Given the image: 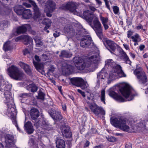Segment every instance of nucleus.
I'll use <instances>...</instances> for the list:
<instances>
[{
  "instance_id": "nucleus-1",
  "label": "nucleus",
  "mask_w": 148,
  "mask_h": 148,
  "mask_svg": "<svg viewBox=\"0 0 148 148\" xmlns=\"http://www.w3.org/2000/svg\"><path fill=\"white\" fill-rule=\"evenodd\" d=\"M99 52L97 50L92 53V55L88 59L85 63L84 60L79 57H75L73 59V61L77 69L80 70H83L85 67H89L92 71H94L96 66V64L100 60Z\"/></svg>"
},
{
  "instance_id": "nucleus-2",
  "label": "nucleus",
  "mask_w": 148,
  "mask_h": 148,
  "mask_svg": "<svg viewBox=\"0 0 148 148\" xmlns=\"http://www.w3.org/2000/svg\"><path fill=\"white\" fill-rule=\"evenodd\" d=\"M83 15L84 18L94 30L98 36L101 38L103 36L101 25L98 18L96 17L94 19L92 24V21L95 18L93 14L91 13L89 10H87L84 12Z\"/></svg>"
},
{
  "instance_id": "nucleus-3",
  "label": "nucleus",
  "mask_w": 148,
  "mask_h": 148,
  "mask_svg": "<svg viewBox=\"0 0 148 148\" xmlns=\"http://www.w3.org/2000/svg\"><path fill=\"white\" fill-rule=\"evenodd\" d=\"M7 74L12 79L17 80H21L23 78L24 74L16 66L12 65L7 69Z\"/></svg>"
},
{
  "instance_id": "nucleus-4",
  "label": "nucleus",
  "mask_w": 148,
  "mask_h": 148,
  "mask_svg": "<svg viewBox=\"0 0 148 148\" xmlns=\"http://www.w3.org/2000/svg\"><path fill=\"white\" fill-rule=\"evenodd\" d=\"M110 122L114 126L124 131L127 132L130 129L129 126L126 125V121L125 119L115 118L111 120Z\"/></svg>"
},
{
  "instance_id": "nucleus-5",
  "label": "nucleus",
  "mask_w": 148,
  "mask_h": 148,
  "mask_svg": "<svg viewBox=\"0 0 148 148\" xmlns=\"http://www.w3.org/2000/svg\"><path fill=\"white\" fill-rule=\"evenodd\" d=\"M118 75H120L121 76L125 77L126 75L124 73L121 69V67L119 65L117 67V68L113 72H110L107 79H108V83L110 84L111 81L116 78Z\"/></svg>"
},
{
  "instance_id": "nucleus-6",
  "label": "nucleus",
  "mask_w": 148,
  "mask_h": 148,
  "mask_svg": "<svg viewBox=\"0 0 148 148\" xmlns=\"http://www.w3.org/2000/svg\"><path fill=\"white\" fill-rule=\"evenodd\" d=\"M70 81L72 84L77 87H80L82 89L87 88L88 86L87 83L81 77H73L70 79Z\"/></svg>"
},
{
  "instance_id": "nucleus-7",
  "label": "nucleus",
  "mask_w": 148,
  "mask_h": 148,
  "mask_svg": "<svg viewBox=\"0 0 148 148\" xmlns=\"http://www.w3.org/2000/svg\"><path fill=\"white\" fill-rule=\"evenodd\" d=\"M87 103L91 111L96 115L104 116L105 114V111L101 107L98 106L95 103H90L88 101H87Z\"/></svg>"
},
{
  "instance_id": "nucleus-8",
  "label": "nucleus",
  "mask_w": 148,
  "mask_h": 148,
  "mask_svg": "<svg viewBox=\"0 0 148 148\" xmlns=\"http://www.w3.org/2000/svg\"><path fill=\"white\" fill-rule=\"evenodd\" d=\"M134 74L137 76L139 82L145 84L147 81V78L145 73L141 68L136 69L134 71Z\"/></svg>"
},
{
  "instance_id": "nucleus-9",
  "label": "nucleus",
  "mask_w": 148,
  "mask_h": 148,
  "mask_svg": "<svg viewBox=\"0 0 148 148\" xmlns=\"http://www.w3.org/2000/svg\"><path fill=\"white\" fill-rule=\"evenodd\" d=\"M83 4L79 2H68L65 6V8L70 12H73L75 14H77L76 9L81 8L83 6Z\"/></svg>"
},
{
  "instance_id": "nucleus-10",
  "label": "nucleus",
  "mask_w": 148,
  "mask_h": 148,
  "mask_svg": "<svg viewBox=\"0 0 148 148\" xmlns=\"http://www.w3.org/2000/svg\"><path fill=\"white\" fill-rule=\"evenodd\" d=\"M34 58L36 61L38 62L35 61L34 60L33 61V63L34 65L35 68L40 73L42 74H43L44 73V64L41 63H39L38 62L40 61V60L39 57L37 55H36L34 57Z\"/></svg>"
},
{
  "instance_id": "nucleus-11",
  "label": "nucleus",
  "mask_w": 148,
  "mask_h": 148,
  "mask_svg": "<svg viewBox=\"0 0 148 148\" xmlns=\"http://www.w3.org/2000/svg\"><path fill=\"white\" fill-rule=\"evenodd\" d=\"M27 1L30 3L33 6L34 12L33 16V19L35 20H38L40 16V11L36 3L32 0H27Z\"/></svg>"
},
{
  "instance_id": "nucleus-12",
  "label": "nucleus",
  "mask_w": 148,
  "mask_h": 148,
  "mask_svg": "<svg viewBox=\"0 0 148 148\" xmlns=\"http://www.w3.org/2000/svg\"><path fill=\"white\" fill-rule=\"evenodd\" d=\"M92 40L91 37L89 35H86L83 36L81 39L80 45L83 48L89 47L92 44Z\"/></svg>"
},
{
  "instance_id": "nucleus-13",
  "label": "nucleus",
  "mask_w": 148,
  "mask_h": 148,
  "mask_svg": "<svg viewBox=\"0 0 148 148\" xmlns=\"http://www.w3.org/2000/svg\"><path fill=\"white\" fill-rule=\"evenodd\" d=\"M103 43L106 48L108 49L112 53L114 52L116 49L115 43L110 40L106 39L103 41Z\"/></svg>"
},
{
  "instance_id": "nucleus-14",
  "label": "nucleus",
  "mask_w": 148,
  "mask_h": 148,
  "mask_svg": "<svg viewBox=\"0 0 148 148\" xmlns=\"http://www.w3.org/2000/svg\"><path fill=\"white\" fill-rule=\"evenodd\" d=\"M48 113L54 120H60L63 117L61 112L57 110H50L48 111Z\"/></svg>"
},
{
  "instance_id": "nucleus-15",
  "label": "nucleus",
  "mask_w": 148,
  "mask_h": 148,
  "mask_svg": "<svg viewBox=\"0 0 148 148\" xmlns=\"http://www.w3.org/2000/svg\"><path fill=\"white\" fill-rule=\"evenodd\" d=\"M5 142L6 143V146L10 147L14 145V139L13 135L7 134L5 136Z\"/></svg>"
},
{
  "instance_id": "nucleus-16",
  "label": "nucleus",
  "mask_w": 148,
  "mask_h": 148,
  "mask_svg": "<svg viewBox=\"0 0 148 148\" xmlns=\"http://www.w3.org/2000/svg\"><path fill=\"white\" fill-rule=\"evenodd\" d=\"M105 66L108 69H111L112 71L110 72H113L117 68V67L119 65L116 64L112 59H109L105 62Z\"/></svg>"
},
{
  "instance_id": "nucleus-17",
  "label": "nucleus",
  "mask_w": 148,
  "mask_h": 148,
  "mask_svg": "<svg viewBox=\"0 0 148 148\" xmlns=\"http://www.w3.org/2000/svg\"><path fill=\"white\" fill-rule=\"evenodd\" d=\"M122 95L126 98L128 97L131 93V89L129 87L125 86L119 89Z\"/></svg>"
},
{
  "instance_id": "nucleus-18",
  "label": "nucleus",
  "mask_w": 148,
  "mask_h": 148,
  "mask_svg": "<svg viewBox=\"0 0 148 148\" xmlns=\"http://www.w3.org/2000/svg\"><path fill=\"white\" fill-rule=\"evenodd\" d=\"M64 32L66 35V38L68 40L74 37L75 34L74 29L71 27H64Z\"/></svg>"
},
{
  "instance_id": "nucleus-19",
  "label": "nucleus",
  "mask_w": 148,
  "mask_h": 148,
  "mask_svg": "<svg viewBox=\"0 0 148 148\" xmlns=\"http://www.w3.org/2000/svg\"><path fill=\"white\" fill-rule=\"evenodd\" d=\"M109 95L115 100L119 102H124L125 100L120 95L113 90H110L109 93Z\"/></svg>"
},
{
  "instance_id": "nucleus-20",
  "label": "nucleus",
  "mask_w": 148,
  "mask_h": 148,
  "mask_svg": "<svg viewBox=\"0 0 148 148\" xmlns=\"http://www.w3.org/2000/svg\"><path fill=\"white\" fill-rule=\"evenodd\" d=\"M63 136L67 138H70L72 137V133L70 131L69 127L64 126L61 130Z\"/></svg>"
},
{
  "instance_id": "nucleus-21",
  "label": "nucleus",
  "mask_w": 148,
  "mask_h": 148,
  "mask_svg": "<svg viewBox=\"0 0 148 148\" xmlns=\"http://www.w3.org/2000/svg\"><path fill=\"white\" fill-rule=\"evenodd\" d=\"M27 30V25H22L18 26L16 29V31L14 35L15 36L25 33Z\"/></svg>"
},
{
  "instance_id": "nucleus-22",
  "label": "nucleus",
  "mask_w": 148,
  "mask_h": 148,
  "mask_svg": "<svg viewBox=\"0 0 148 148\" xmlns=\"http://www.w3.org/2000/svg\"><path fill=\"white\" fill-rule=\"evenodd\" d=\"M29 114L31 118L34 120H36L40 116L38 110L35 108H32L30 111Z\"/></svg>"
},
{
  "instance_id": "nucleus-23",
  "label": "nucleus",
  "mask_w": 148,
  "mask_h": 148,
  "mask_svg": "<svg viewBox=\"0 0 148 148\" xmlns=\"http://www.w3.org/2000/svg\"><path fill=\"white\" fill-rule=\"evenodd\" d=\"M25 130L28 134H32L34 130L32 123L30 121H27L24 125Z\"/></svg>"
},
{
  "instance_id": "nucleus-24",
  "label": "nucleus",
  "mask_w": 148,
  "mask_h": 148,
  "mask_svg": "<svg viewBox=\"0 0 148 148\" xmlns=\"http://www.w3.org/2000/svg\"><path fill=\"white\" fill-rule=\"evenodd\" d=\"M19 65L25 71V72L29 75H32V71L30 68V66L28 64L22 62H20L19 63Z\"/></svg>"
},
{
  "instance_id": "nucleus-25",
  "label": "nucleus",
  "mask_w": 148,
  "mask_h": 148,
  "mask_svg": "<svg viewBox=\"0 0 148 148\" xmlns=\"http://www.w3.org/2000/svg\"><path fill=\"white\" fill-rule=\"evenodd\" d=\"M120 53L121 55V57L123 59L126 63L131 65V62L129 59V58L126 53L122 49H121L120 50Z\"/></svg>"
},
{
  "instance_id": "nucleus-26",
  "label": "nucleus",
  "mask_w": 148,
  "mask_h": 148,
  "mask_svg": "<svg viewBox=\"0 0 148 148\" xmlns=\"http://www.w3.org/2000/svg\"><path fill=\"white\" fill-rule=\"evenodd\" d=\"M62 67L63 69H64L66 71V73H70L73 71V67L71 65L68 64L66 62L63 61L61 63Z\"/></svg>"
},
{
  "instance_id": "nucleus-27",
  "label": "nucleus",
  "mask_w": 148,
  "mask_h": 148,
  "mask_svg": "<svg viewBox=\"0 0 148 148\" xmlns=\"http://www.w3.org/2000/svg\"><path fill=\"white\" fill-rule=\"evenodd\" d=\"M72 55V54L68 51L62 50L61 51L59 56L61 58H68L71 57Z\"/></svg>"
},
{
  "instance_id": "nucleus-28",
  "label": "nucleus",
  "mask_w": 148,
  "mask_h": 148,
  "mask_svg": "<svg viewBox=\"0 0 148 148\" xmlns=\"http://www.w3.org/2000/svg\"><path fill=\"white\" fill-rule=\"evenodd\" d=\"M25 8L22 5H16L14 8V12L17 14L20 15L23 14Z\"/></svg>"
},
{
  "instance_id": "nucleus-29",
  "label": "nucleus",
  "mask_w": 148,
  "mask_h": 148,
  "mask_svg": "<svg viewBox=\"0 0 148 148\" xmlns=\"http://www.w3.org/2000/svg\"><path fill=\"white\" fill-rule=\"evenodd\" d=\"M56 147L57 148H65L66 146L65 141L62 139H58L56 142Z\"/></svg>"
},
{
  "instance_id": "nucleus-30",
  "label": "nucleus",
  "mask_w": 148,
  "mask_h": 148,
  "mask_svg": "<svg viewBox=\"0 0 148 148\" xmlns=\"http://www.w3.org/2000/svg\"><path fill=\"white\" fill-rule=\"evenodd\" d=\"M4 95L5 98V100L4 101L5 103H9L12 101L13 98L10 92H5Z\"/></svg>"
},
{
  "instance_id": "nucleus-31",
  "label": "nucleus",
  "mask_w": 148,
  "mask_h": 148,
  "mask_svg": "<svg viewBox=\"0 0 148 148\" xmlns=\"http://www.w3.org/2000/svg\"><path fill=\"white\" fill-rule=\"evenodd\" d=\"M23 18L26 19H29L32 16L31 12L29 9H25L23 14L22 15Z\"/></svg>"
},
{
  "instance_id": "nucleus-32",
  "label": "nucleus",
  "mask_w": 148,
  "mask_h": 148,
  "mask_svg": "<svg viewBox=\"0 0 148 148\" xmlns=\"http://www.w3.org/2000/svg\"><path fill=\"white\" fill-rule=\"evenodd\" d=\"M11 87L9 85L6 84L5 83H3L0 86V91H2L3 90L5 92H10Z\"/></svg>"
},
{
  "instance_id": "nucleus-33",
  "label": "nucleus",
  "mask_w": 148,
  "mask_h": 148,
  "mask_svg": "<svg viewBox=\"0 0 148 148\" xmlns=\"http://www.w3.org/2000/svg\"><path fill=\"white\" fill-rule=\"evenodd\" d=\"M39 122L40 123V126H44L45 128L47 130H53L52 127H50L49 125L46 122V121L42 119L39 120Z\"/></svg>"
},
{
  "instance_id": "nucleus-34",
  "label": "nucleus",
  "mask_w": 148,
  "mask_h": 148,
  "mask_svg": "<svg viewBox=\"0 0 148 148\" xmlns=\"http://www.w3.org/2000/svg\"><path fill=\"white\" fill-rule=\"evenodd\" d=\"M27 89L32 92H35L37 90L38 88L35 84H31L27 86Z\"/></svg>"
},
{
  "instance_id": "nucleus-35",
  "label": "nucleus",
  "mask_w": 148,
  "mask_h": 148,
  "mask_svg": "<svg viewBox=\"0 0 148 148\" xmlns=\"http://www.w3.org/2000/svg\"><path fill=\"white\" fill-rule=\"evenodd\" d=\"M108 74L106 73V72H104L103 70L99 72L97 74V79H104L105 77L108 75Z\"/></svg>"
},
{
  "instance_id": "nucleus-36",
  "label": "nucleus",
  "mask_w": 148,
  "mask_h": 148,
  "mask_svg": "<svg viewBox=\"0 0 148 148\" xmlns=\"http://www.w3.org/2000/svg\"><path fill=\"white\" fill-rule=\"evenodd\" d=\"M10 25L9 22L6 20H4L0 23V28L1 29H4V28L7 27Z\"/></svg>"
},
{
  "instance_id": "nucleus-37",
  "label": "nucleus",
  "mask_w": 148,
  "mask_h": 148,
  "mask_svg": "<svg viewBox=\"0 0 148 148\" xmlns=\"http://www.w3.org/2000/svg\"><path fill=\"white\" fill-rule=\"evenodd\" d=\"M47 4L50 8V10L53 12L55 9L56 5L55 3L51 0H48L47 2Z\"/></svg>"
},
{
  "instance_id": "nucleus-38",
  "label": "nucleus",
  "mask_w": 148,
  "mask_h": 148,
  "mask_svg": "<svg viewBox=\"0 0 148 148\" xmlns=\"http://www.w3.org/2000/svg\"><path fill=\"white\" fill-rule=\"evenodd\" d=\"M3 49L5 51L10 50L12 47L10 45V41H7L5 42L3 45Z\"/></svg>"
},
{
  "instance_id": "nucleus-39",
  "label": "nucleus",
  "mask_w": 148,
  "mask_h": 148,
  "mask_svg": "<svg viewBox=\"0 0 148 148\" xmlns=\"http://www.w3.org/2000/svg\"><path fill=\"white\" fill-rule=\"evenodd\" d=\"M38 94L37 96V98L38 99H40L42 100H44L45 99V94L40 89L38 91Z\"/></svg>"
},
{
  "instance_id": "nucleus-40",
  "label": "nucleus",
  "mask_w": 148,
  "mask_h": 148,
  "mask_svg": "<svg viewBox=\"0 0 148 148\" xmlns=\"http://www.w3.org/2000/svg\"><path fill=\"white\" fill-rule=\"evenodd\" d=\"M138 130L141 131H142L145 126V122L144 121L140 122L138 124Z\"/></svg>"
},
{
  "instance_id": "nucleus-41",
  "label": "nucleus",
  "mask_w": 148,
  "mask_h": 148,
  "mask_svg": "<svg viewBox=\"0 0 148 148\" xmlns=\"http://www.w3.org/2000/svg\"><path fill=\"white\" fill-rule=\"evenodd\" d=\"M35 41L36 46L38 47H40L43 44V42L41 41L40 39L36 37L34 38Z\"/></svg>"
},
{
  "instance_id": "nucleus-42",
  "label": "nucleus",
  "mask_w": 148,
  "mask_h": 148,
  "mask_svg": "<svg viewBox=\"0 0 148 148\" xmlns=\"http://www.w3.org/2000/svg\"><path fill=\"white\" fill-rule=\"evenodd\" d=\"M105 100V91L104 90H102L101 93V100L105 104H106Z\"/></svg>"
},
{
  "instance_id": "nucleus-43",
  "label": "nucleus",
  "mask_w": 148,
  "mask_h": 148,
  "mask_svg": "<svg viewBox=\"0 0 148 148\" xmlns=\"http://www.w3.org/2000/svg\"><path fill=\"white\" fill-rule=\"evenodd\" d=\"M11 120L13 123L15 125L18 130H19V128L17 124V121L16 120V117L14 115H11Z\"/></svg>"
},
{
  "instance_id": "nucleus-44",
  "label": "nucleus",
  "mask_w": 148,
  "mask_h": 148,
  "mask_svg": "<svg viewBox=\"0 0 148 148\" xmlns=\"http://www.w3.org/2000/svg\"><path fill=\"white\" fill-rule=\"evenodd\" d=\"M23 38L25 41L28 42H30L32 43L33 40L32 38L30 36L27 35H24L23 36Z\"/></svg>"
},
{
  "instance_id": "nucleus-45",
  "label": "nucleus",
  "mask_w": 148,
  "mask_h": 148,
  "mask_svg": "<svg viewBox=\"0 0 148 148\" xmlns=\"http://www.w3.org/2000/svg\"><path fill=\"white\" fill-rule=\"evenodd\" d=\"M106 138L108 141L112 142H114L117 140L116 138L110 136L106 137Z\"/></svg>"
},
{
  "instance_id": "nucleus-46",
  "label": "nucleus",
  "mask_w": 148,
  "mask_h": 148,
  "mask_svg": "<svg viewBox=\"0 0 148 148\" xmlns=\"http://www.w3.org/2000/svg\"><path fill=\"white\" fill-rule=\"evenodd\" d=\"M113 11L114 14H118L119 12V8L117 6H114L112 7Z\"/></svg>"
},
{
  "instance_id": "nucleus-47",
  "label": "nucleus",
  "mask_w": 148,
  "mask_h": 148,
  "mask_svg": "<svg viewBox=\"0 0 148 148\" xmlns=\"http://www.w3.org/2000/svg\"><path fill=\"white\" fill-rule=\"evenodd\" d=\"M100 20L102 22V24L106 23L108 22V18L107 17H101Z\"/></svg>"
},
{
  "instance_id": "nucleus-48",
  "label": "nucleus",
  "mask_w": 148,
  "mask_h": 148,
  "mask_svg": "<svg viewBox=\"0 0 148 148\" xmlns=\"http://www.w3.org/2000/svg\"><path fill=\"white\" fill-rule=\"evenodd\" d=\"M20 97L22 98H25L26 97H30L31 94L29 93H23L20 95Z\"/></svg>"
},
{
  "instance_id": "nucleus-49",
  "label": "nucleus",
  "mask_w": 148,
  "mask_h": 148,
  "mask_svg": "<svg viewBox=\"0 0 148 148\" xmlns=\"http://www.w3.org/2000/svg\"><path fill=\"white\" fill-rule=\"evenodd\" d=\"M45 25H50L51 26V20L49 19H45Z\"/></svg>"
},
{
  "instance_id": "nucleus-50",
  "label": "nucleus",
  "mask_w": 148,
  "mask_h": 148,
  "mask_svg": "<svg viewBox=\"0 0 148 148\" xmlns=\"http://www.w3.org/2000/svg\"><path fill=\"white\" fill-rule=\"evenodd\" d=\"M4 79L2 75H0V86L3 83H5Z\"/></svg>"
},
{
  "instance_id": "nucleus-51",
  "label": "nucleus",
  "mask_w": 148,
  "mask_h": 148,
  "mask_svg": "<svg viewBox=\"0 0 148 148\" xmlns=\"http://www.w3.org/2000/svg\"><path fill=\"white\" fill-rule=\"evenodd\" d=\"M77 92L80 93L83 97H85L86 96L85 94V93L84 92L82 91L81 90L78 89L77 90Z\"/></svg>"
},
{
  "instance_id": "nucleus-52",
  "label": "nucleus",
  "mask_w": 148,
  "mask_h": 148,
  "mask_svg": "<svg viewBox=\"0 0 148 148\" xmlns=\"http://www.w3.org/2000/svg\"><path fill=\"white\" fill-rule=\"evenodd\" d=\"M126 22L127 24L129 25H130L132 24V20L130 18H128L127 19Z\"/></svg>"
},
{
  "instance_id": "nucleus-53",
  "label": "nucleus",
  "mask_w": 148,
  "mask_h": 148,
  "mask_svg": "<svg viewBox=\"0 0 148 148\" xmlns=\"http://www.w3.org/2000/svg\"><path fill=\"white\" fill-rule=\"evenodd\" d=\"M40 122H39V120H38L37 122L34 124V125L38 129L39 127L40 126Z\"/></svg>"
},
{
  "instance_id": "nucleus-54",
  "label": "nucleus",
  "mask_w": 148,
  "mask_h": 148,
  "mask_svg": "<svg viewBox=\"0 0 148 148\" xmlns=\"http://www.w3.org/2000/svg\"><path fill=\"white\" fill-rule=\"evenodd\" d=\"M132 34V32L131 30H129L127 33V36L130 38Z\"/></svg>"
},
{
  "instance_id": "nucleus-55",
  "label": "nucleus",
  "mask_w": 148,
  "mask_h": 148,
  "mask_svg": "<svg viewBox=\"0 0 148 148\" xmlns=\"http://www.w3.org/2000/svg\"><path fill=\"white\" fill-rule=\"evenodd\" d=\"M23 5L25 7L27 8H29L31 7V5L30 4H28L26 2H24L23 3Z\"/></svg>"
},
{
  "instance_id": "nucleus-56",
  "label": "nucleus",
  "mask_w": 148,
  "mask_h": 148,
  "mask_svg": "<svg viewBox=\"0 0 148 148\" xmlns=\"http://www.w3.org/2000/svg\"><path fill=\"white\" fill-rule=\"evenodd\" d=\"M125 148H132V145L130 143H128L125 145Z\"/></svg>"
},
{
  "instance_id": "nucleus-57",
  "label": "nucleus",
  "mask_w": 148,
  "mask_h": 148,
  "mask_svg": "<svg viewBox=\"0 0 148 148\" xmlns=\"http://www.w3.org/2000/svg\"><path fill=\"white\" fill-rule=\"evenodd\" d=\"M97 132V130L94 128H91L90 130V133L91 134H95Z\"/></svg>"
},
{
  "instance_id": "nucleus-58",
  "label": "nucleus",
  "mask_w": 148,
  "mask_h": 148,
  "mask_svg": "<svg viewBox=\"0 0 148 148\" xmlns=\"http://www.w3.org/2000/svg\"><path fill=\"white\" fill-rule=\"evenodd\" d=\"M143 27V26L141 24H139L136 27V28L138 30H139L142 28Z\"/></svg>"
},
{
  "instance_id": "nucleus-59",
  "label": "nucleus",
  "mask_w": 148,
  "mask_h": 148,
  "mask_svg": "<svg viewBox=\"0 0 148 148\" xmlns=\"http://www.w3.org/2000/svg\"><path fill=\"white\" fill-rule=\"evenodd\" d=\"M105 3L106 7H107V8L110 11V8L109 4V1H108V2H107Z\"/></svg>"
},
{
  "instance_id": "nucleus-60",
  "label": "nucleus",
  "mask_w": 148,
  "mask_h": 148,
  "mask_svg": "<svg viewBox=\"0 0 148 148\" xmlns=\"http://www.w3.org/2000/svg\"><path fill=\"white\" fill-rule=\"evenodd\" d=\"M23 53L24 55H26L28 53H29V52L28 51V50L27 49H26L25 50H24L23 51Z\"/></svg>"
},
{
  "instance_id": "nucleus-61",
  "label": "nucleus",
  "mask_w": 148,
  "mask_h": 148,
  "mask_svg": "<svg viewBox=\"0 0 148 148\" xmlns=\"http://www.w3.org/2000/svg\"><path fill=\"white\" fill-rule=\"evenodd\" d=\"M145 46L143 45H141L139 46V49L140 51H142L145 48Z\"/></svg>"
},
{
  "instance_id": "nucleus-62",
  "label": "nucleus",
  "mask_w": 148,
  "mask_h": 148,
  "mask_svg": "<svg viewBox=\"0 0 148 148\" xmlns=\"http://www.w3.org/2000/svg\"><path fill=\"white\" fill-rule=\"evenodd\" d=\"M54 70L53 69H49L47 73V74L48 75H49V74L50 73H53V72L54 71Z\"/></svg>"
},
{
  "instance_id": "nucleus-63",
  "label": "nucleus",
  "mask_w": 148,
  "mask_h": 148,
  "mask_svg": "<svg viewBox=\"0 0 148 148\" xmlns=\"http://www.w3.org/2000/svg\"><path fill=\"white\" fill-rule=\"evenodd\" d=\"M53 35L55 38H56L60 36V34L59 33H57L56 32L55 33H53Z\"/></svg>"
},
{
  "instance_id": "nucleus-64",
  "label": "nucleus",
  "mask_w": 148,
  "mask_h": 148,
  "mask_svg": "<svg viewBox=\"0 0 148 148\" xmlns=\"http://www.w3.org/2000/svg\"><path fill=\"white\" fill-rule=\"evenodd\" d=\"M106 23H105L104 24H103L104 27V28L105 30H107L108 29V26L107 24Z\"/></svg>"
}]
</instances>
